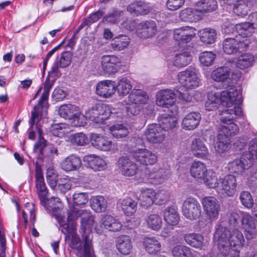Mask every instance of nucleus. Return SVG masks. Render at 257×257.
Returning <instances> with one entry per match:
<instances>
[{"label":"nucleus","mask_w":257,"mask_h":257,"mask_svg":"<svg viewBox=\"0 0 257 257\" xmlns=\"http://www.w3.org/2000/svg\"><path fill=\"white\" fill-rule=\"evenodd\" d=\"M101 225H97L95 228L98 234H101L104 228L110 231L116 232L119 231L122 227L121 222L111 215H104L101 218Z\"/></svg>","instance_id":"2eb2a0df"},{"label":"nucleus","mask_w":257,"mask_h":257,"mask_svg":"<svg viewBox=\"0 0 257 257\" xmlns=\"http://www.w3.org/2000/svg\"><path fill=\"white\" fill-rule=\"evenodd\" d=\"M183 238L187 244L192 247L201 249L204 246V236L199 233H189L185 234Z\"/></svg>","instance_id":"c9c22d12"},{"label":"nucleus","mask_w":257,"mask_h":257,"mask_svg":"<svg viewBox=\"0 0 257 257\" xmlns=\"http://www.w3.org/2000/svg\"><path fill=\"white\" fill-rule=\"evenodd\" d=\"M176 101V94L171 89H164L159 91L156 95V104L159 106L169 108V111L174 110L177 113L178 107L174 105Z\"/></svg>","instance_id":"1a4fd4ad"},{"label":"nucleus","mask_w":257,"mask_h":257,"mask_svg":"<svg viewBox=\"0 0 257 257\" xmlns=\"http://www.w3.org/2000/svg\"><path fill=\"white\" fill-rule=\"evenodd\" d=\"M251 165L245 158H242V155L239 159L233 160L228 164L227 168L231 173L239 174L242 173Z\"/></svg>","instance_id":"2f4dec72"},{"label":"nucleus","mask_w":257,"mask_h":257,"mask_svg":"<svg viewBox=\"0 0 257 257\" xmlns=\"http://www.w3.org/2000/svg\"><path fill=\"white\" fill-rule=\"evenodd\" d=\"M51 132L54 136L59 138L64 137L67 133L66 125L63 123L55 124L51 127Z\"/></svg>","instance_id":"69168bd1"},{"label":"nucleus","mask_w":257,"mask_h":257,"mask_svg":"<svg viewBox=\"0 0 257 257\" xmlns=\"http://www.w3.org/2000/svg\"><path fill=\"white\" fill-rule=\"evenodd\" d=\"M178 81L186 89H195L199 86L200 80L196 70L189 68L178 74Z\"/></svg>","instance_id":"0eeeda50"},{"label":"nucleus","mask_w":257,"mask_h":257,"mask_svg":"<svg viewBox=\"0 0 257 257\" xmlns=\"http://www.w3.org/2000/svg\"><path fill=\"white\" fill-rule=\"evenodd\" d=\"M131 154L136 163L141 166L153 165L158 161L157 155L145 148L134 149Z\"/></svg>","instance_id":"423d86ee"},{"label":"nucleus","mask_w":257,"mask_h":257,"mask_svg":"<svg viewBox=\"0 0 257 257\" xmlns=\"http://www.w3.org/2000/svg\"><path fill=\"white\" fill-rule=\"evenodd\" d=\"M148 97L142 90L140 89L134 90L128 97V102L130 104H137L145 103Z\"/></svg>","instance_id":"49530a36"},{"label":"nucleus","mask_w":257,"mask_h":257,"mask_svg":"<svg viewBox=\"0 0 257 257\" xmlns=\"http://www.w3.org/2000/svg\"><path fill=\"white\" fill-rule=\"evenodd\" d=\"M71 182L68 178L60 179L58 184V188L61 193H66L71 189Z\"/></svg>","instance_id":"774afa93"},{"label":"nucleus","mask_w":257,"mask_h":257,"mask_svg":"<svg viewBox=\"0 0 257 257\" xmlns=\"http://www.w3.org/2000/svg\"><path fill=\"white\" fill-rule=\"evenodd\" d=\"M130 39L124 35L115 37L111 43V48L116 51H121L126 48L130 43Z\"/></svg>","instance_id":"6e6d98bb"},{"label":"nucleus","mask_w":257,"mask_h":257,"mask_svg":"<svg viewBox=\"0 0 257 257\" xmlns=\"http://www.w3.org/2000/svg\"><path fill=\"white\" fill-rule=\"evenodd\" d=\"M200 40L204 44H211L215 41L216 33L214 29H204L198 32Z\"/></svg>","instance_id":"a18cd8bd"},{"label":"nucleus","mask_w":257,"mask_h":257,"mask_svg":"<svg viewBox=\"0 0 257 257\" xmlns=\"http://www.w3.org/2000/svg\"><path fill=\"white\" fill-rule=\"evenodd\" d=\"M237 39L228 38L225 39L223 43V51L227 54H233L238 51L243 50L248 45L247 39L241 41L238 38Z\"/></svg>","instance_id":"dca6fc26"},{"label":"nucleus","mask_w":257,"mask_h":257,"mask_svg":"<svg viewBox=\"0 0 257 257\" xmlns=\"http://www.w3.org/2000/svg\"><path fill=\"white\" fill-rule=\"evenodd\" d=\"M145 250L151 254H156L161 250V244L155 236H146L142 242Z\"/></svg>","instance_id":"7c9ffc66"},{"label":"nucleus","mask_w":257,"mask_h":257,"mask_svg":"<svg viewBox=\"0 0 257 257\" xmlns=\"http://www.w3.org/2000/svg\"><path fill=\"white\" fill-rule=\"evenodd\" d=\"M216 58V55L210 51H205L200 53L199 60L200 63L205 66L211 65Z\"/></svg>","instance_id":"e2e57ef3"},{"label":"nucleus","mask_w":257,"mask_h":257,"mask_svg":"<svg viewBox=\"0 0 257 257\" xmlns=\"http://www.w3.org/2000/svg\"><path fill=\"white\" fill-rule=\"evenodd\" d=\"M81 166L80 158L73 154L68 156L61 163V168L66 172L77 170Z\"/></svg>","instance_id":"c85d7f7f"},{"label":"nucleus","mask_w":257,"mask_h":257,"mask_svg":"<svg viewBox=\"0 0 257 257\" xmlns=\"http://www.w3.org/2000/svg\"><path fill=\"white\" fill-rule=\"evenodd\" d=\"M58 112L61 117L72 120L71 124L74 126H83L86 123L84 114L79 111V107L75 105H62Z\"/></svg>","instance_id":"20e7f679"},{"label":"nucleus","mask_w":257,"mask_h":257,"mask_svg":"<svg viewBox=\"0 0 257 257\" xmlns=\"http://www.w3.org/2000/svg\"><path fill=\"white\" fill-rule=\"evenodd\" d=\"M55 216L60 225L62 232L65 235L69 234L73 229L67 222L75 220L78 217L82 216L80 231L82 236L83 246V247L78 249V255L80 257H94L91 229L94 220L90 213L85 210H78L74 207L68 213L67 220L61 211Z\"/></svg>","instance_id":"f257e3e1"},{"label":"nucleus","mask_w":257,"mask_h":257,"mask_svg":"<svg viewBox=\"0 0 257 257\" xmlns=\"http://www.w3.org/2000/svg\"><path fill=\"white\" fill-rule=\"evenodd\" d=\"M34 205L32 203H27L25 204V209L22 213V217L24 220L25 227L27 225L29 217L30 218V220L31 221L33 225L34 224L36 219V215L34 213Z\"/></svg>","instance_id":"4d7b16f0"},{"label":"nucleus","mask_w":257,"mask_h":257,"mask_svg":"<svg viewBox=\"0 0 257 257\" xmlns=\"http://www.w3.org/2000/svg\"><path fill=\"white\" fill-rule=\"evenodd\" d=\"M242 158H245L251 165L252 161L257 159V141L250 142L248 151L242 154Z\"/></svg>","instance_id":"bf43d9fd"},{"label":"nucleus","mask_w":257,"mask_h":257,"mask_svg":"<svg viewBox=\"0 0 257 257\" xmlns=\"http://www.w3.org/2000/svg\"><path fill=\"white\" fill-rule=\"evenodd\" d=\"M240 94V91L238 90L234 86L231 85L229 87L222 91L220 94V100L221 104L227 107L234 105L239 106L238 104L235 103L237 97Z\"/></svg>","instance_id":"f3484780"},{"label":"nucleus","mask_w":257,"mask_h":257,"mask_svg":"<svg viewBox=\"0 0 257 257\" xmlns=\"http://www.w3.org/2000/svg\"><path fill=\"white\" fill-rule=\"evenodd\" d=\"M165 221L170 225H176L179 221L180 217L177 211L174 207H167L163 212Z\"/></svg>","instance_id":"ea45409f"},{"label":"nucleus","mask_w":257,"mask_h":257,"mask_svg":"<svg viewBox=\"0 0 257 257\" xmlns=\"http://www.w3.org/2000/svg\"><path fill=\"white\" fill-rule=\"evenodd\" d=\"M204 212L210 221L218 219L220 210V206L216 198L213 196H207L201 200Z\"/></svg>","instance_id":"9d476101"},{"label":"nucleus","mask_w":257,"mask_h":257,"mask_svg":"<svg viewBox=\"0 0 257 257\" xmlns=\"http://www.w3.org/2000/svg\"><path fill=\"white\" fill-rule=\"evenodd\" d=\"M116 91L114 82L110 80H104L98 83L96 88V93L103 98L111 97Z\"/></svg>","instance_id":"412c9836"},{"label":"nucleus","mask_w":257,"mask_h":257,"mask_svg":"<svg viewBox=\"0 0 257 257\" xmlns=\"http://www.w3.org/2000/svg\"><path fill=\"white\" fill-rule=\"evenodd\" d=\"M241 224L246 239L250 240L254 238L257 233L255 225L248 213H242Z\"/></svg>","instance_id":"6ab92c4d"},{"label":"nucleus","mask_w":257,"mask_h":257,"mask_svg":"<svg viewBox=\"0 0 257 257\" xmlns=\"http://www.w3.org/2000/svg\"><path fill=\"white\" fill-rule=\"evenodd\" d=\"M73 201L74 205L81 206L88 202V196L86 193L76 192L73 195Z\"/></svg>","instance_id":"338daca9"},{"label":"nucleus","mask_w":257,"mask_h":257,"mask_svg":"<svg viewBox=\"0 0 257 257\" xmlns=\"http://www.w3.org/2000/svg\"><path fill=\"white\" fill-rule=\"evenodd\" d=\"M117 205L127 216L133 215L136 212L138 208L137 201L130 197L120 199L117 201Z\"/></svg>","instance_id":"cd10ccee"},{"label":"nucleus","mask_w":257,"mask_h":257,"mask_svg":"<svg viewBox=\"0 0 257 257\" xmlns=\"http://www.w3.org/2000/svg\"><path fill=\"white\" fill-rule=\"evenodd\" d=\"M217 192L224 197H233L236 192L237 181L234 176L228 175L219 179Z\"/></svg>","instance_id":"f8f14e48"},{"label":"nucleus","mask_w":257,"mask_h":257,"mask_svg":"<svg viewBox=\"0 0 257 257\" xmlns=\"http://www.w3.org/2000/svg\"><path fill=\"white\" fill-rule=\"evenodd\" d=\"M156 196L157 194L153 189L143 190L139 197L141 206L146 208L150 207L154 204Z\"/></svg>","instance_id":"72a5a7b5"},{"label":"nucleus","mask_w":257,"mask_h":257,"mask_svg":"<svg viewBox=\"0 0 257 257\" xmlns=\"http://www.w3.org/2000/svg\"><path fill=\"white\" fill-rule=\"evenodd\" d=\"M208 170L205 163L200 161H195L191 165L190 173L194 179L202 180Z\"/></svg>","instance_id":"473e14b6"},{"label":"nucleus","mask_w":257,"mask_h":257,"mask_svg":"<svg viewBox=\"0 0 257 257\" xmlns=\"http://www.w3.org/2000/svg\"><path fill=\"white\" fill-rule=\"evenodd\" d=\"M241 76L240 71L231 72L227 66L219 67L212 71L211 78L216 82H229L230 80L238 79Z\"/></svg>","instance_id":"9b49d317"},{"label":"nucleus","mask_w":257,"mask_h":257,"mask_svg":"<svg viewBox=\"0 0 257 257\" xmlns=\"http://www.w3.org/2000/svg\"><path fill=\"white\" fill-rule=\"evenodd\" d=\"M231 147L229 138L223 135V134L219 133L215 146L216 152L218 153H223L228 152L231 148Z\"/></svg>","instance_id":"a19ab883"},{"label":"nucleus","mask_w":257,"mask_h":257,"mask_svg":"<svg viewBox=\"0 0 257 257\" xmlns=\"http://www.w3.org/2000/svg\"><path fill=\"white\" fill-rule=\"evenodd\" d=\"M238 35L243 38L249 37L254 33L255 29L249 22L242 23L235 26Z\"/></svg>","instance_id":"5fc2aeb1"},{"label":"nucleus","mask_w":257,"mask_h":257,"mask_svg":"<svg viewBox=\"0 0 257 257\" xmlns=\"http://www.w3.org/2000/svg\"><path fill=\"white\" fill-rule=\"evenodd\" d=\"M182 212L187 219L191 220H196L201 215V205L196 198L188 197L183 203Z\"/></svg>","instance_id":"6e6552de"},{"label":"nucleus","mask_w":257,"mask_h":257,"mask_svg":"<svg viewBox=\"0 0 257 257\" xmlns=\"http://www.w3.org/2000/svg\"><path fill=\"white\" fill-rule=\"evenodd\" d=\"M116 247L120 253L123 255L130 254L132 249V242L128 236L121 235L116 241Z\"/></svg>","instance_id":"4c0bfd02"},{"label":"nucleus","mask_w":257,"mask_h":257,"mask_svg":"<svg viewBox=\"0 0 257 257\" xmlns=\"http://www.w3.org/2000/svg\"><path fill=\"white\" fill-rule=\"evenodd\" d=\"M195 10L200 13H210L218 8L216 0H200L195 5Z\"/></svg>","instance_id":"e433bc0d"},{"label":"nucleus","mask_w":257,"mask_h":257,"mask_svg":"<svg viewBox=\"0 0 257 257\" xmlns=\"http://www.w3.org/2000/svg\"><path fill=\"white\" fill-rule=\"evenodd\" d=\"M111 113L108 105L102 103H97L85 112L84 116L95 123H103L108 119Z\"/></svg>","instance_id":"39448f33"},{"label":"nucleus","mask_w":257,"mask_h":257,"mask_svg":"<svg viewBox=\"0 0 257 257\" xmlns=\"http://www.w3.org/2000/svg\"><path fill=\"white\" fill-rule=\"evenodd\" d=\"M239 199L241 204L248 209L251 208L253 206V200L250 193L248 191H242L240 193Z\"/></svg>","instance_id":"0e129e2a"},{"label":"nucleus","mask_w":257,"mask_h":257,"mask_svg":"<svg viewBox=\"0 0 257 257\" xmlns=\"http://www.w3.org/2000/svg\"><path fill=\"white\" fill-rule=\"evenodd\" d=\"M144 135L147 140L153 144L162 143L165 140L166 133L160 125L152 123L148 125Z\"/></svg>","instance_id":"ddd939ff"},{"label":"nucleus","mask_w":257,"mask_h":257,"mask_svg":"<svg viewBox=\"0 0 257 257\" xmlns=\"http://www.w3.org/2000/svg\"><path fill=\"white\" fill-rule=\"evenodd\" d=\"M60 74L58 62L54 63L44 84V90L49 92L56 78Z\"/></svg>","instance_id":"58836bf2"},{"label":"nucleus","mask_w":257,"mask_h":257,"mask_svg":"<svg viewBox=\"0 0 257 257\" xmlns=\"http://www.w3.org/2000/svg\"><path fill=\"white\" fill-rule=\"evenodd\" d=\"M92 209L96 212H104L107 208V202L102 196H96L90 200Z\"/></svg>","instance_id":"09e8293b"},{"label":"nucleus","mask_w":257,"mask_h":257,"mask_svg":"<svg viewBox=\"0 0 257 257\" xmlns=\"http://www.w3.org/2000/svg\"><path fill=\"white\" fill-rule=\"evenodd\" d=\"M191 150L193 155L198 158H206L209 155L207 146L200 138H196L192 141L191 144Z\"/></svg>","instance_id":"b1692460"},{"label":"nucleus","mask_w":257,"mask_h":257,"mask_svg":"<svg viewBox=\"0 0 257 257\" xmlns=\"http://www.w3.org/2000/svg\"><path fill=\"white\" fill-rule=\"evenodd\" d=\"M198 12L194 9L187 8L182 10L179 14L180 19L184 22H193L199 20L201 19L200 15L196 14Z\"/></svg>","instance_id":"de8ad7c7"},{"label":"nucleus","mask_w":257,"mask_h":257,"mask_svg":"<svg viewBox=\"0 0 257 257\" xmlns=\"http://www.w3.org/2000/svg\"><path fill=\"white\" fill-rule=\"evenodd\" d=\"M220 120L221 124L219 127V134L225 136H234L239 132V128L234 122V116H242V111L241 107L238 105H234L232 108L225 109L219 113Z\"/></svg>","instance_id":"7ed1b4c3"},{"label":"nucleus","mask_w":257,"mask_h":257,"mask_svg":"<svg viewBox=\"0 0 257 257\" xmlns=\"http://www.w3.org/2000/svg\"><path fill=\"white\" fill-rule=\"evenodd\" d=\"M70 143L74 145L83 146L88 143L87 137L83 133H76L69 137Z\"/></svg>","instance_id":"052dcab7"},{"label":"nucleus","mask_w":257,"mask_h":257,"mask_svg":"<svg viewBox=\"0 0 257 257\" xmlns=\"http://www.w3.org/2000/svg\"><path fill=\"white\" fill-rule=\"evenodd\" d=\"M214 242L222 255L228 257H239L245 239L240 230L234 229L229 231L226 227L219 225L214 233Z\"/></svg>","instance_id":"f03ea898"},{"label":"nucleus","mask_w":257,"mask_h":257,"mask_svg":"<svg viewBox=\"0 0 257 257\" xmlns=\"http://www.w3.org/2000/svg\"><path fill=\"white\" fill-rule=\"evenodd\" d=\"M195 250L183 245H177L172 249L174 257H195Z\"/></svg>","instance_id":"37998d69"},{"label":"nucleus","mask_w":257,"mask_h":257,"mask_svg":"<svg viewBox=\"0 0 257 257\" xmlns=\"http://www.w3.org/2000/svg\"><path fill=\"white\" fill-rule=\"evenodd\" d=\"M254 61V56L249 53L239 56L236 62V66L240 69L247 68L252 65Z\"/></svg>","instance_id":"603ef678"},{"label":"nucleus","mask_w":257,"mask_h":257,"mask_svg":"<svg viewBox=\"0 0 257 257\" xmlns=\"http://www.w3.org/2000/svg\"><path fill=\"white\" fill-rule=\"evenodd\" d=\"M221 1L224 4L229 6H233V12L238 16L243 17L247 15L248 11H249V2L248 1L234 0L233 4L226 3L224 0Z\"/></svg>","instance_id":"f704fd0d"},{"label":"nucleus","mask_w":257,"mask_h":257,"mask_svg":"<svg viewBox=\"0 0 257 257\" xmlns=\"http://www.w3.org/2000/svg\"><path fill=\"white\" fill-rule=\"evenodd\" d=\"M147 226L154 230H159L162 226V219L157 214H151L146 218Z\"/></svg>","instance_id":"864d4df0"},{"label":"nucleus","mask_w":257,"mask_h":257,"mask_svg":"<svg viewBox=\"0 0 257 257\" xmlns=\"http://www.w3.org/2000/svg\"><path fill=\"white\" fill-rule=\"evenodd\" d=\"M122 13L120 11L113 10L103 18L102 22L110 25L116 24L119 21Z\"/></svg>","instance_id":"680f3d73"},{"label":"nucleus","mask_w":257,"mask_h":257,"mask_svg":"<svg viewBox=\"0 0 257 257\" xmlns=\"http://www.w3.org/2000/svg\"><path fill=\"white\" fill-rule=\"evenodd\" d=\"M109 131L112 136L116 139L126 137L129 134L127 127L121 123H116L110 126Z\"/></svg>","instance_id":"8fccbe9b"},{"label":"nucleus","mask_w":257,"mask_h":257,"mask_svg":"<svg viewBox=\"0 0 257 257\" xmlns=\"http://www.w3.org/2000/svg\"><path fill=\"white\" fill-rule=\"evenodd\" d=\"M147 178L152 183H161L169 174V171L165 168H154L151 170H147Z\"/></svg>","instance_id":"393cba45"},{"label":"nucleus","mask_w":257,"mask_h":257,"mask_svg":"<svg viewBox=\"0 0 257 257\" xmlns=\"http://www.w3.org/2000/svg\"><path fill=\"white\" fill-rule=\"evenodd\" d=\"M132 88V85L131 81L126 78H122L120 79L116 86L117 90L119 96H124L127 94Z\"/></svg>","instance_id":"13d9d810"},{"label":"nucleus","mask_w":257,"mask_h":257,"mask_svg":"<svg viewBox=\"0 0 257 257\" xmlns=\"http://www.w3.org/2000/svg\"><path fill=\"white\" fill-rule=\"evenodd\" d=\"M86 165L94 171H100L107 168L106 161L101 157L95 155H86L83 158Z\"/></svg>","instance_id":"4be33fe9"},{"label":"nucleus","mask_w":257,"mask_h":257,"mask_svg":"<svg viewBox=\"0 0 257 257\" xmlns=\"http://www.w3.org/2000/svg\"><path fill=\"white\" fill-rule=\"evenodd\" d=\"M190 52L185 51L177 53L174 58V64L177 67H184L190 63L192 61Z\"/></svg>","instance_id":"c03bdc74"},{"label":"nucleus","mask_w":257,"mask_h":257,"mask_svg":"<svg viewBox=\"0 0 257 257\" xmlns=\"http://www.w3.org/2000/svg\"><path fill=\"white\" fill-rule=\"evenodd\" d=\"M157 31V25L153 21H143L138 24L136 33L142 38L146 39L155 35Z\"/></svg>","instance_id":"aec40b11"},{"label":"nucleus","mask_w":257,"mask_h":257,"mask_svg":"<svg viewBox=\"0 0 257 257\" xmlns=\"http://www.w3.org/2000/svg\"><path fill=\"white\" fill-rule=\"evenodd\" d=\"M42 131L39 130V138L38 142L35 144L34 147L33 151L38 153V157L40 159H43L45 156L46 151V141L42 136Z\"/></svg>","instance_id":"3c124183"},{"label":"nucleus","mask_w":257,"mask_h":257,"mask_svg":"<svg viewBox=\"0 0 257 257\" xmlns=\"http://www.w3.org/2000/svg\"><path fill=\"white\" fill-rule=\"evenodd\" d=\"M201 119V115L197 112H191L187 113L182 119L181 125L185 130H193L199 125Z\"/></svg>","instance_id":"bb28decb"},{"label":"nucleus","mask_w":257,"mask_h":257,"mask_svg":"<svg viewBox=\"0 0 257 257\" xmlns=\"http://www.w3.org/2000/svg\"><path fill=\"white\" fill-rule=\"evenodd\" d=\"M101 68L105 73L111 74L117 71L119 59L114 55H105L101 58Z\"/></svg>","instance_id":"5701e85b"},{"label":"nucleus","mask_w":257,"mask_h":257,"mask_svg":"<svg viewBox=\"0 0 257 257\" xmlns=\"http://www.w3.org/2000/svg\"><path fill=\"white\" fill-rule=\"evenodd\" d=\"M170 114H162L158 118L159 123L158 125H160L161 127L166 131L172 130L176 126L177 124V119L175 116L177 113L173 112L174 110L170 111Z\"/></svg>","instance_id":"c756f323"},{"label":"nucleus","mask_w":257,"mask_h":257,"mask_svg":"<svg viewBox=\"0 0 257 257\" xmlns=\"http://www.w3.org/2000/svg\"><path fill=\"white\" fill-rule=\"evenodd\" d=\"M204 183L210 188L217 189L220 185L219 179L216 173L211 169H209L203 178Z\"/></svg>","instance_id":"79ce46f5"},{"label":"nucleus","mask_w":257,"mask_h":257,"mask_svg":"<svg viewBox=\"0 0 257 257\" xmlns=\"http://www.w3.org/2000/svg\"><path fill=\"white\" fill-rule=\"evenodd\" d=\"M192 30L189 27L176 29L174 31V39L180 44L189 42L195 36Z\"/></svg>","instance_id":"a878e982"},{"label":"nucleus","mask_w":257,"mask_h":257,"mask_svg":"<svg viewBox=\"0 0 257 257\" xmlns=\"http://www.w3.org/2000/svg\"><path fill=\"white\" fill-rule=\"evenodd\" d=\"M90 142L92 146L102 151H114L117 149V145L109 140L106 137L93 134L90 137Z\"/></svg>","instance_id":"4468645a"},{"label":"nucleus","mask_w":257,"mask_h":257,"mask_svg":"<svg viewBox=\"0 0 257 257\" xmlns=\"http://www.w3.org/2000/svg\"><path fill=\"white\" fill-rule=\"evenodd\" d=\"M117 166L121 173L125 176L132 177L137 172V164L126 157H120Z\"/></svg>","instance_id":"a211bd4d"}]
</instances>
